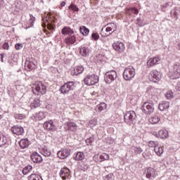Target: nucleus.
<instances>
[{"instance_id": "obj_49", "label": "nucleus", "mask_w": 180, "mask_h": 180, "mask_svg": "<svg viewBox=\"0 0 180 180\" xmlns=\"http://www.w3.org/2000/svg\"><path fill=\"white\" fill-rule=\"evenodd\" d=\"M100 158L101 159V161H103V160H109V155L103 153L100 156Z\"/></svg>"}, {"instance_id": "obj_31", "label": "nucleus", "mask_w": 180, "mask_h": 180, "mask_svg": "<svg viewBox=\"0 0 180 180\" xmlns=\"http://www.w3.org/2000/svg\"><path fill=\"white\" fill-rule=\"evenodd\" d=\"M158 136L160 137V139H168V131L167 130L159 131Z\"/></svg>"}, {"instance_id": "obj_44", "label": "nucleus", "mask_w": 180, "mask_h": 180, "mask_svg": "<svg viewBox=\"0 0 180 180\" xmlns=\"http://www.w3.org/2000/svg\"><path fill=\"white\" fill-rule=\"evenodd\" d=\"M165 97L167 98V99H172V98H174V94L172 93V91H168L166 92L165 94Z\"/></svg>"}, {"instance_id": "obj_12", "label": "nucleus", "mask_w": 180, "mask_h": 180, "mask_svg": "<svg viewBox=\"0 0 180 180\" xmlns=\"http://www.w3.org/2000/svg\"><path fill=\"white\" fill-rule=\"evenodd\" d=\"M112 47L118 53H123L124 51V44L122 42L117 41L112 44Z\"/></svg>"}, {"instance_id": "obj_50", "label": "nucleus", "mask_w": 180, "mask_h": 180, "mask_svg": "<svg viewBox=\"0 0 180 180\" xmlns=\"http://www.w3.org/2000/svg\"><path fill=\"white\" fill-rule=\"evenodd\" d=\"M170 4L171 3H166L165 4H163L162 6H161V9L162 11H163V12L165 11V9H167V8H168V6H170Z\"/></svg>"}, {"instance_id": "obj_35", "label": "nucleus", "mask_w": 180, "mask_h": 180, "mask_svg": "<svg viewBox=\"0 0 180 180\" xmlns=\"http://www.w3.org/2000/svg\"><path fill=\"white\" fill-rule=\"evenodd\" d=\"M131 150L134 151L135 154H141L143 152V148L139 146H132Z\"/></svg>"}, {"instance_id": "obj_5", "label": "nucleus", "mask_w": 180, "mask_h": 180, "mask_svg": "<svg viewBox=\"0 0 180 180\" xmlns=\"http://www.w3.org/2000/svg\"><path fill=\"white\" fill-rule=\"evenodd\" d=\"M169 78L171 79H178L180 78V63L174 65L173 70L169 72Z\"/></svg>"}, {"instance_id": "obj_24", "label": "nucleus", "mask_w": 180, "mask_h": 180, "mask_svg": "<svg viewBox=\"0 0 180 180\" xmlns=\"http://www.w3.org/2000/svg\"><path fill=\"white\" fill-rule=\"evenodd\" d=\"M169 108V102L168 101H162L159 104L160 110H165V109H168Z\"/></svg>"}, {"instance_id": "obj_47", "label": "nucleus", "mask_w": 180, "mask_h": 180, "mask_svg": "<svg viewBox=\"0 0 180 180\" xmlns=\"http://www.w3.org/2000/svg\"><path fill=\"white\" fill-rule=\"evenodd\" d=\"M29 180H43V179H41V177H39V176L36 174H31Z\"/></svg>"}, {"instance_id": "obj_9", "label": "nucleus", "mask_w": 180, "mask_h": 180, "mask_svg": "<svg viewBox=\"0 0 180 180\" xmlns=\"http://www.w3.org/2000/svg\"><path fill=\"white\" fill-rule=\"evenodd\" d=\"M142 111L146 115H151L154 112V104L152 102H146L142 106Z\"/></svg>"}, {"instance_id": "obj_43", "label": "nucleus", "mask_w": 180, "mask_h": 180, "mask_svg": "<svg viewBox=\"0 0 180 180\" xmlns=\"http://www.w3.org/2000/svg\"><path fill=\"white\" fill-rule=\"evenodd\" d=\"M69 9H72L73 12H78L79 11V8L77 6V5L74 4H71L70 6H69Z\"/></svg>"}, {"instance_id": "obj_52", "label": "nucleus", "mask_w": 180, "mask_h": 180, "mask_svg": "<svg viewBox=\"0 0 180 180\" xmlns=\"http://www.w3.org/2000/svg\"><path fill=\"white\" fill-rule=\"evenodd\" d=\"M35 20H36V18L30 15V23H31V26H33V23Z\"/></svg>"}, {"instance_id": "obj_25", "label": "nucleus", "mask_w": 180, "mask_h": 180, "mask_svg": "<svg viewBox=\"0 0 180 180\" xmlns=\"http://www.w3.org/2000/svg\"><path fill=\"white\" fill-rule=\"evenodd\" d=\"M85 159V154L84 152H78L74 158L75 161H82V160Z\"/></svg>"}, {"instance_id": "obj_28", "label": "nucleus", "mask_w": 180, "mask_h": 180, "mask_svg": "<svg viewBox=\"0 0 180 180\" xmlns=\"http://www.w3.org/2000/svg\"><path fill=\"white\" fill-rule=\"evenodd\" d=\"M46 115H47V112H39L38 113H36L35 119L37 120H43V119L46 117Z\"/></svg>"}, {"instance_id": "obj_27", "label": "nucleus", "mask_w": 180, "mask_h": 180, "mask_svg": "<svg viewBox=\"0 0 180 180\" xmlns=\"http://www.w3.org/2000/svg\"><path fill=\"white\" fill-rule=\"evenodd\" d=\"M75 41H77L75 36H68L67 39H65V43H67V44H74Z\"/></svg>"}, {"instance_id": "obj_59", "label": "nucleus", "mask_w": 180, "mask_h": 180, "mask_svg": "<svg viewBox=\"0 0 180 180\" xmlns=\"http://www.w3.org/2000/svg\"><path fill=\"white\" fill-rule=\"evenodd\" d=\"M153 136H155V137H160V136H158V133H157V132H153Z\"/></svg>"}, {"instance_id": "obj_7", "label": "nucleus", "mask_w": 180, "mask_h": 180, "mask_svg": "<svg viewBox=\"0 0 180 180\" xmlns=\"http://www.w3.org/2000/svg\"><path fill=\"white\" fill-rule=\"evenodd\" d=\"M136 112L134 111H128L124 115V119L125 120V123L128 124H131L134 123V120H136Z\"/></svg>"}, {"instance_id": "obj_55", "label": "nucleus", "mask_w": 180, "mask_h": 180, "mask_svg": "<svg viewBox=\"0 0 180 180\" xmlns=\"http://www.w3.org/2000/svg\"><path fill=\"white\" fill-rule=\"evenodd\" d=\"M91 37H93L94 40H98V39H99V35L96 33H93Z\"/></svg>"}, {"instance_id": "obj_53", "label": "nucleus", "mask_w": 180, "mask_h": 180, "mask_svg": "<svg viewBox=\"0 0 180 180\" xmlns=\"http://www.w3.org/2000/svg\"><path fill=\"white\" fill-rule=\"evenodd\" d=\"M4 50H9V44L7 42H5L2 46Z\"/></svg>"}, {"instance_id": "obj_42", "label": "nucleus", "mask_w": 180, "mask_h": 180, "mask_svg": "<svg viewBox=\"0 0 180 180\" xmlns=\"http://www.w3.org/2000/svg\"><path fill=\"white\" fill-rule=\"evenodd\" d=\"M6 144V137L4 136H0V147Z\"/></svg>"}, {"instance_id": "obj_4", "label": "nucleus", "mask_w": 180, "mask_h": 180, "mask_svg": "<svg viewBox=\"0 0 180 180\" xmlns=\"http://www.w3.org/2000/svg\"><path fill=\"white\" fill-rule=\"evenodd\" d=\"M85 85L91 86V85H95L99 82V77L95 75H89L84 79Z\"/></svg>"}, {"instance_id": "obj_60", "label": "nucleus", "mask_w": 180, "mask_h": 180, "mask_svg": "<svg viewBox=\"0 0 180 180\" xmlns=\"http://www.w3.org/2000/svg\"><path fill=\"white\" fill-rule=\"evenodd\" d=\"M4 0H0V8H1V6L3 5V4H4Z\"/></svg>"}, {"instance_id": "obj_29", "label": "nucleus", "mask_w": 180, "mask_h": 180, "mask_svg": "<svg viewBox=\"0 0 180 180\" xmlns=\"http://www.w3.org/2000/svg\"><path fill=\"white\" fill-rule=\"evenodd\" d=\"M66 126H68V129L72 131H75L77 130V124L75 122H66Z\"/></svg>"}, {"instance_id": "obj_3", "label": "nucleus", "mask_w": 180, "mask_h": 180, "mask_svg": "<svg viewBox=\"0 0 180 180\" xmlns=\"http://www.w3.org/2000/svg\"><path fill=\"white\" fill-rule=\"evenodd\" d=\"M32 92L34 95H44L46 86L41 82H36L32 87Z\"/></svg>"}, {"instance_id": "obj_41", "label": "nucleus", "mask_w": 180, "mask_h": 180, "mask_svg": "<svg viewBox=\"0 0 180 180\" xmlns=\"http://www.w3.org/2000/svg\"><path fill=\"white\" fill-rule=\"evenodd\" d=\"M96 124H98V121L95 119L91 120V121H89V127H91V129L95 127V126H96Z\"/></svg>"}, {"instance_id": "obj_54", "label": "nucleus", "mask_w": 180, "mask_h": 180, "mask_svg": "<svg viewBox=\"0 0 180 180\" xmlns=\"http://www.w3.org/2000/svg\"><path fill=\"white\" fill-rule=\"evenodd\" d=\"M106 143H108V144H113V139L107 138L106 139Z\"/></svg>"}, {"instance_id": "obj_11", "label": "nucleus", "mask_w": 180, "mask_h": 180, "mask_svg": "<svg viewBox=\"0 0 180 180\" xmlns=\"http://www.w3.org/2000/svg\"><path fill=\"white\" fill-rule=\"evenodd\" d=\"M44 129H46V130H49V131H55V130H57V128L56 127V125L54 124V122L51 120L46 122L44 124Z\"/></svg>"}, {"instance_id": "obj_15", "label": "nucleus", "mask_w": 180, "mask_h": 180, "mask_svg": "<svg viewBox=\"0 0 180 180\" xmlns=\"http://www.w3.org/2000/svg\"><path fill=\"white\" fill-rule=\"evenodd\" d=\"M11 131L16 136H22L25 133V129L21 126H14L11 127Z\"/></svg>"}, {"instance_id": "obj_39", "label": "nucleus", "mask_w": 180, "mask_h": 180, "mask_svg": "<svg viewBox=\"0 0 180 180\" xmlns=\"http://www.w3.org/2000/svg\"><path fill=\"white\" fill-rule=\"evenodd\" d=\"M170 15L174 19H178L179 13L176 7L174 8V10L171 11Z\"/></svg>"}, {"instance_id": "obj_8", "label": "nucleus", "mask_w": 180, "mask_h": 180, "mask_svg": "<svg viewBox=\"0 0 180 180\" xmlns=\"http://www.w3.org/2000/svg\"><path fill=\"white\" fill-rule=\"evenodd\" d=\"M148 78L150 82H158L161 79V73L157 70H153L150 71Z\"/></svg>"}, {"instance_id": "obj_48", "label": "nucleus", "mask_w": 180, "mask_h": 180, "mask_svg": "<svg viewBox=\"0 0 180 180\" xmlns=\"http://www.w3.org/2000/svg\"><path fill=\"white\" fill-rule=\"evenodd\" d=\"M15 119H18L19 120H22V119H25V115L23 114H15Z\"/></svg>"}, {"instance_id": "obj_6", "label": "nucleus", "mask_w": 180, "mask_h": 180, "mask_svg": "<svg viewBox=\"0 0 180 180\" xmlns=\"http://www.w3.org/2000/svg\"><path fill=\"white\" fill-rule=\"evenodd\" d=\"M117 78V73L115 70H110L105 73L104 79L106 84H112Z\"/></svg>"}, {"instance_id": "obj_17", "label": "nucleus", "mask_w": 180, "mask_h": 180, "mask_svg": "<svg viewBox=\"0 0 180 180\" xmlns=\"http://www.w3.org/2000/svg\"><path fill=\"white\" fill-rule=\"evenodd\" d=\"M60 176L62 179L65 180L70 176V169L67 167L62 169L60 172Z\"/></svg>"}, {"instance_id": "obj_20", "label": "nucleus", "mask_w": 180, "mask_h": 180, "mask_svg": "<svg viewBox=\"0 0 180 180\" xmlns=\"http://www.w3.org/2000/svg\"><path fill=\"white\" fill-rule=\"evenodd\" d=\"M31 160L33 162H41L43 161V158H41L39 153L35 152L31 155Z\"/></svg>"}, {"instance_id": "obj_36", "label": "nucleus", "mask_w": 180, "mask_h": 180, "mask_svg": "<svg viewBox=\"0 0 180 180\" xmlns=\"http://www.w3.org/2000/svg\"><path fill=\"white\" fill-rule=\"evenodd\" d=\"M79 30L80 33H82L83 36H87V34L89 33V29L86 28L85 26L80 27Z\"/></svg>"}, {"instance_id": "obj_45", "label": "nucleus", "mask_w": 180, "mask_h": 180, "mask_svg": "<svg viewBox=\"0 0 180 180\" xmlns=\"http://www.w3.org/2000/svg\"><path fill=\"white\" fill-rule=\"evenodd\" d=\"M104 180H115V175L110 173L103 177Z\"/></svg>"}, {"instance_id": "obj_2", "label": "nucleus", "mask_w": 180, "mask_h": 180, "mask_svg": "<svg viewBox=\"0 0 180 180\" xmlns=\"http://www.w3.org/2000/svg\"><path fill=\"white\" fill-rule=\"evenodd\" d=\"M136 75V69L133 66L127 67L123 72L124 79L125 81H131Z\"/></svg>"}, {"instance_id": "obj_1", "label": "nucleus", "mask_w": 180, "mask_h": 180, "mask_svg": "<svg viewBox=\"0 0 180 180\" xmlns=\"http://www.w3.org/2000/svg\"><path fill=\"white\" fill-rule=\"evenodd\" d=\"M117 29V26L115 23H108L105 25V27H103L101 30V34L102 37H108V36H110L111 33L113 32H116Z\"/></svg>"}, {"instance_id": "obj_19", "label": "nucleus", "mask_w": 180, "mask_h": 180, "mask_svg": "<svg viewBox=\"0 0 180 180\" xmlns=\"http://www.w3.org/2000/svg\"><path fill=\"white\" fill-rule=\"evenodd\" d=\"M146 178L151 179V178L155 177V169L153 168L149 167L146 169Z\"/></svg>"}, {"instance_id": "obj_18", "label": "nucleus", "mask_w": 180, "mask_h": 180, "mask_svg": "<svg viewBox=\"0 0 180 180\" xmlns=\"http://www.w3.org/2000/svg\"><path fill=\"white\" fill-rule=\"evenodd\" d=\"M84 72V66H77L72 70V75H79Z\"/></svg>"}, {"instance_id": "obj_56", "label": "nucleus", "mask_w": 180, "mask_h": 180, "mask_svg": "<svg viewBox=\"0 0 180 180\" xmlns=\"http://www.w3.org/2000/svg\"><path fill=\"white\" fill-rule=\"evenodd\" d=\"M15 47L16 50H20L23 46H22V44H16Z\"/></svg>"}, {"instance_id": "obj_46", "label": "nucleus", "mask_w": 180, "mask_h": 180, "mask_svg": "<svg viewBox=\"0 0 180 180\" xmlns=\"http://www.w3.org/2000/svg\"><path fill=\"white\" fill-rule=\"evenodd\" d=\"M148 147H157L158 146V141H150L148 142Z\"/></svg>"}, {"instance_id": "obj_38", "label": "nucleus", "mask_w": 180, "mask_h": 180, "mask_svg": "<svg viewBox=\"0 0 180 180\" xmlns=\"http://www.w3.org/2000/svg\"><path fill=\"white\" fill-rule=\"evenodd\" d=\"M32 169H33V167H32V165H27L22 169V174L24 175H27V174H29Z\"/></svg>"}, {"instance_id": "obj_10", "label": "nucleus", "mask_w": 180, "mask_h": 180, "mask_svg": "<svg viewBox=\"0 0 180 180\" xmlns=\"http://www.w3.org/2000/svg\"><path fill=\"white\" fill-rule=\"evenodd\" d=\"M75 88L74 82H69L65 83L63 86H62L60 89L61 94H68L70 91H72Z\"/></svg>"}, {"instance_id": "obj_34", "label": "nucleus", "mask_w": 180, "mask_h": 180, "mask_svg": "<svg viewBox=\"0 0 180 180\" xmlns=\"http://www.w3.org/2000/svg\"><path fill=\"white\" fill-rule=\"evenodd\" d=\"M80 54L85 57V56H88L89 54V49L85 46H82L80 49Z\"/></svg>"}, {"instance_id": "obj_14", "label": "nucleus", "mask_w": 180, "mask_h": 180, "mask_svg": "<svg viewBox=\"0 0 180 180\" xmlns=\"http://www.w3.org/2000/svg\"><path fill=\"white\" fill-rule=\"evenodd\" d=\"M34 67H36V65L34 64L33 59H28L25 61V68L27 71H32V70H34Z\"/></svg>"}, {"instance_id": "obj_30", "label": "nucleus", "mask_w": 180, "mask_h": 180, "mask_svg": "<svg viewBox=\"0 0 180 180\" xmlns=\"http://www.w3.org/2000/svg\"><path fill=\"white\" fill-rule=\"evenodd\" d=\"M154 151L157 154V155H158L159 157H161V155L164 154V148L160 146H156L154 148Z\"/></svg>"}, {"instance_id": "obj_26", "label": "nucleus", "mask_w": 180, "mask_h": 180, "mask_svg": "<svg viewBox=\"0 0 180 180\" xmlns=\"http://www.w3.org/2000/svg\"><path fill=\"white\" fill-rule=\"evenodd\" d=\"M125 13L127 15H131L132 13L134 15H139V10L136 8H128L125 10Z\"/></svg>"}, {"instance_id": "obj_32", "label": "nucleus", "mask_w": 180, "mask_h": 180, "mask_svg": "<svg viewBox=\"0 0 180 180\" xmlns=\"http://www.w3.org/2000/svg\"><path fill=\"white\" fill-rule=\"evenodd\" d=\"M41 153L44 157H50L51 155V151L47 147L44 148Z\"/></svg>"}, {"instance_id": "obj_40", "label": "nucleus", "mask_w": 180, "mask_h": 180, "mask_svg": "<svg viewBox=\"0 0 180 180\" xmlns=\"http://www.w3.org/2000/svg\"><path fill=\"white\" fill-rule=\"evenodd\" d=\"M158 89H155V87H152L150 89V95L152 96H157L158 95Z\"/></svg>"}, {"instance_id": "obj_22", "label": "nucleus", "mask_w": 180, "mask_h": 180, "mask_svg": "<svg viewBox=\"0 0 180 180\" xmlns=\"http://www.w3.org/2000/svg\"><path fill=\"white\" fill-rule=\"evenodd\" d=\"M107 105L105 103H101L95 108L96 112H104L106 110Z\"/></svg>"}, {"instance_id": "obj_61", "label": "nucleus", "mask_w": 180, "mask_h": 180, "mask_svg": "<svg viewBox=\"0 0 180 180\" xmlns=\"http://www.w3.org/2000/svg\"><path fill=\"white\" fill-rule=\"evenodd\" d=\"M60 6L63 7V6H65V1H63L60 4Z\"/></svg>"}, {"instance_id": "obj_57", "label": "nucleus", "mask_w": 180, "mask_h": 180, "mask_svg": "<svg viewBox=\"0 0 180 180\" xmlns=\"http://www.w3.org/2000/svg\"><path fill=\"white\" fill-rule=\"evenodd\" d=\"M176 89L180 91V82H179L176 86Z\"/></svg>"}, {"instance_id": "obj_37", "label": "nucleus", "mask_w": 180, "mask_h": 180, "mask_svg": "<svg viewBox=\"0 0 180 180\" xmlns=\"http://www.w3.org/2000/svg\"><path fill=\"white\" fill-rule=\"evenodd\" d=\"M149 122L152 124H157V123H158V122H160V117H158V116L155 115L153 117H150L149 119Z\"/></svg>"}, {"instance_id": "obj_63", "label": "nucleus", "mask_w": 180, "mask_h": 180, "mask_svg": "<svg viewBox=\"0 0 180 180\" xmlns=\"http://www.w3.org/2000/svg\"><path fill=\"white\" fill-rule=\"evenodd\" d=\"M96 92H93L92 95H96Z\"/></svg>"}, {"instance_id": "obj_23", "label": "nucleus", "mask_w": 180, "mask_h": 180, "mask_svg": "<svg viewBox=\"0 0 180 180\" xmlns=\"http://www.w3.org/2000/svg\"><path fill=\"white\" fill-rule=\"evenodd\" d=\"M49 17H47V16L45 18H42V20H43L42 27H46V22H48L47 27L49 30H53V25H51V24L49 22Z\"/></svg>"}, {"instance_id": "obj_16", "label": "nucleus", "mask_w": 180, "mask_h": 180, "mask_svg": "<svg viewBox=\"0 0 180 180\" xmlns=\"http://www.w3.org/2000/svg\"><path fill=\"white\" fill-rule=\"evenodd\" d=\"M71 153V150L70 149H64L63 150H60L58 153V157L60 158V160H64V158H67L68 155Z\"/></svg>"}, {"instance_id": "obj_21", "label": "nucleus", "mask_w": 180, "mask_h": 180, "mask_svg": "<svg viewBox=\"0 0 180 180\" xmlns=\"http://www.w3.org/2000/svg\"><path fill=\"white\" fill-rule=\"evenodd\" d=\"M29 144H30V142H29V140L27 139H21L19 142V145L20 148L25 149L27 148V147H29Z\"/></svg>"}, {"instance_id": "obj_13", "label": "nucleus", "mask_w": 180, "mask_h": 180, "mask_svg": "<svg viewBox=\"0 0 180 180\" xmlns=\"http://www.w3.org/2000/svg\"><path fill=\"white\" fill-rule=\"evenodd\" d=\"M160 61V58L155 57L150 58L146 63L148 68H151V67H154V65H157Z\"/></svg>"}, {"instance_id": "obj_58", "label": "nucleus", "mask_w": 180, "mask_h": 180, "mask_svg": "<svg viewBox=\"0 0 180 180\" xmlns=\"http://www.w3.org/2000/svg\"><path fill=\"white\" fill-rule=\"evenodd\" d=\"M1 63H4V57L5 56L4 55V53H1Z\"/></svg>"}, {"instance_id": "obj_51", "label": "nucleus", "mask_w": 180, "mask_h": 180, "mask_svg": "<svg viewBox=\"0 0 180 180\" xmlns=\"http://www.w3.org/2000/svg\"><path fill=\"white\" fill-rule=\"evenodd\" d=\"M136 25H138V26H144V23H143V21H141L140 18H137Z\"/></svg>"}, {"instance_id": "obj_33", "label": "nucleus", "mask_w": 180, "mask_h": 180, "mask_svg": "<svg viewBox=\"0 0 180 180\" xmlns=\"http://www.w3.org/2000/svg\"><path fill=\"white\" fill-rule=\"evenodd\" d=\"M61 33H62V34H72V33H74V31L68 27H65L62 30Z\"/></svg>"}, {"instance_id": "obj_62", "label": "nucleus", "mask_w": 180, "mask_h": 180, "mask_svg": "<svg viewBox=\"0 0 180 180\" xmlns=\"http://www.w3.org/2000/svg\"><path fill=\"white\" fill-rule=\"evenodd\" d=\"M37 105H39V100L34 101Z\"/></svg>"}]
</instances>
